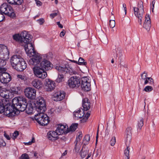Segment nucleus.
<instances>
[{"instance_id":"nucleus-1","label":"nucleus","mask_w":159,"mask_h":159,"mask_svg":"<svg viewBox=\"0 0 159 159\" xmlns=\"http://www.w3.org/2000/svg\"><path fill=\"white\" fill-rule=\"evenodd\" d=\"M25 99L21 98H15L12 101V105L7 104L5 106L2 101H0V113L12 117L17 114L18 111H22L25 109L26 102Z\"/></svg>"},{"instance_id":"nucleus-2","label":"nucleus","mask_w":159,"mask_h":159,"mask_svg":"<svg viewBox=\"0 0 159 159\" xmlns=\"http://www.w3.org/2000/svg\"><path fill=\"white\" fill-rule=\"evenodd\" d=\"M35 105L36 110L39 112L35 116V120L41 125H47L49 123V120L47 115L44 113L46 108L45 102L43 98L41 97L39 98Z\"/></svg>"},{"instance_id":"nucleus-3","label":"nucleus","mask_w":159,"mask_h":159,"mask_svg":"<svg viewBox=\"0 0 159 159\" xmlns=\"http://www.w3.org/2000/svg\"><path fill=\"white\" fill-rule=\"evenodd\" d=\"M9 52L6 46L0 45V66H3L6 64V60L9 58Z\"/></svg>"},{"instance_id":"nucleus-4","label":"nucleus","mask_w":159,"mask_h":159,"mask_svg":"<svg viewBox=\"0 0 159 159\" xmlns=\"http://www.w3.org/2000/svg\"><path fill=\"white\" fill-rule=\"evenodd\" d=\"M133 10L135 16L138 19V22L140 25H141L144 13L143 2L142 1H139L138 2V7H134Z\"/></svg>"},{"instance_id":"nucleus-5","label":"nucleus","mask_w":159,"mask_h":159,"mask_svg":"<svg viewBox=\"0 0 159 159\" xmlns=\"http://www.w3.org/2000/svg\"><path fill=\"white\" fill-rule=\"evenodd\" d=\"M0 11L12 18H15L16 17V15L12 7L6 3H4L1 5Z\"/></svg>"},{"instance_id":"nucleus-6","label":"nucleus","mask_w":159,"mask_h":159,"mask_svg":"<svg viewBox=\"0 0 159 159\" xmlns=\"http://www.w3.org/2000/svg\"><path fill=\"white\" fill-rule=\"evenodd\" d=\"M31 35L26 31L22 32L20 35L18 34L13 36V38L15 40L25 43L30 41L31 40Z\"/></svg>"},{"instance_id":"nucleus-7","label":"nucleus","mask_w":159,"mask_h":159,"mask_svg":"<svg viewBox=\"0 0 159 159\" xmlns=\"http://www.w3.org/2000/svg\"><path fill=\"white\" fill-rule=\"evenodd\" d=\"M7 68L0 67V82L6 84L11 80V77L9 74L6 72Z\"/></svg>"},{"instance_id":"nucleus-8","label":"nucleus","mask_w":159,"mask_h":159,"mask_svg":"<svg viewBox=\"0 0 159 159\" xmlns=\"http://www.w3.org/2000/svg\"><path fill=\"white\" fill-rule=\"evenodd\" d=\"M81 80L79 76H74L68 80V85L71 88H78L80 85Z\"/></svg>"},{"instance_id":"nucleus-9","label":"nucleus","mask_w":159,"mask_h":159,"mask_svg":"<svg viewBox=\"0 0 159 159\" xmlns=\"http://www.w3.org/2000/svg\"><path fill=\"white\" fill-rule=\"evenodd\" d=\"M81 87L82 89L86 92L91 90L90 80L87 77H84L81 79Z\"/></svg>"},{"instance_id":"nucleus-10","label":"nucleus","mask_w":159,"mask_h":159,"mask_svg":"<svg viewBox=\"0 0 159 159\" xmlns=\"http://www.w3.org/2000/svg\"><path fill=\"white\" fill-rule=\"evenodd\" d=\"M31 57H32V58L29 60L28 62L29 64L30 65L36 66H39V63L41 62L42 60L41 56L39 54H37L35 52L34 53L33 55H31Z\"/></svg>"},{"instance_id":"nucleus-11","label":"nucleus","mask_w":159,"mask_h":159,"mask_svg":"<svg viewBox=\"0 0 159 159\" xmlns=\"http://www.w3.org/2000/svg\"><path fill=\"white\" fill-rule=\"evenodd\" d=\"M33 70L34 75L38 78L44 79L47 76V72L38 66L33 67Z\"/></svg>"},{"instance_id":"nucleus-12","label":"nucleus","mask_w":159,"mask_h":159,"mask_svg":"<svg viewBox=\"0 0 159 159\" xmlns=\"http://www.w3.org/2000/svg\"><path fill=\"white\" fill-rule=\"evenodd\" d=\"M31 41V40L26 42V44L25 45V52L28 56L30 57H31V55H33L34 53H35L32 43L30 42Z\"/></svg>"},{"instance_id":"nucleus-13","label":"nucleus","mask_w":159,"mask_h":159,"mask_svg":"<svg viewBox=\"0 0 159 159\" xmlns=\"http://www.w3.org/2000/svg\"><path fill=\"white\" fill-rule=\"evenodd\" d=\"M25 95L29 98L33 99L36 97V90L34 88H26L24 91Z\"/></svg>"},{"instance_id":"nucleus-14","label":"nucleus","mask_w":159,"mask_h":159,"mask_svg":"<svg viewBox=\"0 0 159 159\" xmlns=\"http://www.w3.org/2000/svg\"><path fill=\"white\" fill-rule=\"evenodd\" d=\"M45 89L47 91H51L55 87V83L49 79H46L45 82Z\"/></svg>"},{"instance_id":"nucleus-15","label":"nucleus","mask_w":159,"mask_h":159,"mask_svg":"<svg viewBox=\"0 0 159 159\" xmlns=\"http://www.w3.org/2000/svg\"><path fill=\"white\" fill-rule=\"evenodd\" d=\"M52 64L50 62L43 59L40 63L39 67L45 70H48L52 68Z\"/></svg>"},{"instance_id":"nucleus-16","label":"nucleus","mask_w":159,"mask_h":159,"mask_svg":"<svg viewBox=\"0 0 159 159\" xmlns=\"http://www.w3.org/2000/svg\"><path fill=\"white\" fill-rule=\"evenodd\" d=\"M23 59L19 55H14L12 56L10 60L11 66L13 68Z\"/></svg>"},{"instance_id":"nucleus-17","label":"nucleus","mask_w":159,"mask_h":159,"mask_svg":"<svg viewBox=\"0 0 159 159\" xmlns=\"http://www.w3.org/2000/svg\"><path fill=\"white\" fill-rule=\"evenodd\" d=\"M56 130L57 133H58V135H61L63 133L67 134L69 132L68 126L66 125H59Z\"/></svg>"},{"instance_id":"nucleus-18","label":"nucleus","mask_w":159,"mask_h":159,"mask_svg":"<svg viewBox=\"0 0 159 159\" xmlns=\"http://www.w3.org/2000/svg\"><path fill=\"white\" fill-rule=\"evenodd\" d=\"M65 93L63 91H58L56 92L53 94V96L55 101H60L64 98Z\"/></svg>"},{"instance_id":"nucleus-19","label":"nucleus","mask_w":159,"mask_h":159,"mask_svg":"<svg viewBox=\"0 0 159 159\" xmlns=\"http://www.w3.org/2000/svg\"><path fill=\"white\" fill-rule=\"evenodd\" d=\"M68 65L67 64H56L55 66V68L59 72L63 73H66L68 70Z\"/></svg>"},{"instance_id":"nucleus-20","label":"nucleus","mask_w":159,"mask_h":159,"mask_svg":"<svg viewBox=\"0 0 159 159\" xmlns=\"http://www.w3.org/2000/svg\"><path fill=\"white\" fill-rule=\"evenodd\" d=\"M26 67V64L23 59L13 68L17 71H22Z\"/></svg>"},{"instance_id":"nucleus-21","label":"nucleus","mask_w":159,"mask_h":159,"mask_svg":"<svg viewBox=\"0 0 159 159\" xmlns=\"http://www.w3.org/2000/svg\"><path fill=\"white\" fill-rule=\"evenodd\" d=\"M143 27L148 31L150 30L151 27V22L150 17L148 15H146L145 16V20Z\"/></svg>"},{"instance_id":"nucleus-22","label":"nucleus","mask_w":159,"mask_h":159,"mask_svg":"<svg viewBox=\"0 0 159 159\" xmlns=\"http://www.w3.org/2000/svg\"><path fill=\"white\" fill-rule=\"evenodd\" d=\"M0 95L2 97L6 99L11 98L12 97V93L10 91L5 89H3L0 91Z\"/></svg>"},{"instance_id":"nucleus-23","label":"nucleus","mask_w":159,"mask_h":159,"mask_svg":"<svg viewBox=\"0 0 159 159\" xmlns=\"http://www.w3.org/2000/svg\"><path fill=\"white\" fill-rule=\"evenodd\" d=\"M58 133H57L56 130V131H51L48 133L47 137L50 140L54 141L58 139Z\"/></svg>"},{"instance_id":"nucleus-24","label":"nucleus","mask_w":159,"mask_h":159,"mask_svg":"<svg viewBox=\"0 0 159 159\" xmlns=\"http://www.w3.org/2000/svg\"><path fill=\"white\" fill-rule=\"evenodd\" d=\"M132 129V128L131 127L128 126L125 131V134L126 135L125 141L127 142V144H129V142H131V134Z\"/></svg>"},{"instance_id":"nucleus-25","label":"nucleus","mask_w":159,"mask_h":159,"mask_svg":"<svg viewBox=\"0 0 159 159\" xmlns=\"http://www.w3.org/2000/svg\"><path fill=\"white\" fill-rule=\"evenodd\" d=\"M89 149L88 148L83 147L80 152V155L82 158H84L86 155L88 154L87 157L85 159H88L91 156L90 154H89Z\"/></svg>"},{"instance_id":"nucleus-26","label":"nucleus","mask_w":159,"mask_h":159,"mask_svg":"<svg viewBox=\"0 0 159 159\" xmlns=\"http://www.w3.org/2000/svg\"><path fill=\"white\" fill-rule=\"evenodd\" d=\"M82 106L84 110L87 111L90 107V103L88 98H86L83 100Z\"/></svg>"},{"instance_id":"nucleus-27","label":"nucleus","mask_w":159,"mask_h":159,"mask_svg":"<svg viewBox=\"0 0 159 159\" xmlns=\"http://www.w3.org/2000/svg\"><path fill=\"white\" fill-rule=\"evenodd\" d=\"M41 82L37 79L34 80L32 82V85L37 89H39L42 86Z\"/></svg>"},{"instance_id":"nucleus-28","label":"nucleus","mask_w":159,"mask_h":159,"mask_svg":"<svg viewBox=\"0 0 159 159\" xmlns=\"http://www.w3.org/2000/svg\"><path fill=\"white\" fill-rule=\"evenodd\" d=\"M8 3L13 5H20L23 2V0H7Z\"/></svg>"},{"instance_id":"nucleus-29","label":"nucleus","mask_w":159,"mask_h":159,"mask_svg":"<svg viewBox=\"0 0 159 159\" xmlns=\"http://www.w3.org/2000/svg\"><path fill=\"white\" fill-rule=\"evenodd\" d=\"M130 142H129V144H127V142L125 141V143L127 148L124 151V153L125 156L127 157V159H129L130 157L129 156V153L130 148L129 145L130 143Z\"/></svg>"},{"instance_id":"nucleus-30","label":"nucleus","mask_w":159,"mask_h":159,"mask_svg":"<svg viewBox=\"0 0 159 159\" xmlns=\"http://www.w3.org/2000/svg\"><path fill=\"white\" fill-rule=\"evenodd\" d=\"M84 114V111H81L80 110L74 112V115L75 116L79 118H81L83 117Z\"/></svg>"},{"instance_id":"nucleus-31","label":"nucleus","mask_w":159,"mask_h":159,"mask_svg":"<svg viewBox=\"0 0 159 159\" xmlns=\"http://www.w3.org/2000/svg\"><path fill=\"white\" fill-rule=\"evenodd\" d=\"M19 98H23L25 99V102H26V105H25L26 107H25V110H25H26V112H27V114H31L33 112V107H31V106L29 107H27V103L26 100L25 99V98H23V97H19Z\"/></svg>"},{"instance_id":"nucleus-32","label":"nucleus","mask_w":159,"mask_h":159,"mask_svg":"<svg viewBox=\"0 0 159 159\" xmlns=\"http://www.w3.org/2000/svg\"><path fill=\"white\" fill-rule=\"evenodd\" d=\"M78 124L77 123H74L71 125L70 127L69 128H68L69 132L70 131H74L78 127Z\"/></svg>"},{"instance_id":"nucleus-33","label":"nucleus","mask_w":159,"mask_h":159,"mask_svg":"<svg viewBox=\"0 0 159 159\" xmlns=\"http://www.w3.org/2000/svg\"><path fill=\"white\" fill-rule=\"evenodd\" d=\"M62 108V107L61 106H60L58 107H56L55 109H52L51 111L52 112H53V113H54L57 114L59 113L61 111Z\"/></svg>"},{"instance_id":"nucleus-34","label":"nucleus","mask_w":159,"mask_h":159,"mask_svg":"<svg viewBox=\"0 0 159 159\" xmlns=\"http://www.w3.org/2000/svg\"><path fill=\"white\" fill-rule=\"evenodd\" d=\"M12 92L13 94H20L21 91L20 87H16V88L13 89L12 90Z\"/></svg>"},{"instance_id":"nucleus-35","label":"nucleus","mask_w":159,"mask_h":159,"mask_svg":"<svg viewBox=\"0 0 159 159\" xmlns=\"http://www.w3.org/2000/svg\"><path fill=\"white\" fill-rule=\"evenodd\" d=\"M90 111H88L86 113L85 116L81 120V123H83L87 121L90 115Z\"/></svg>"},{"instance_id":"nucleus-36","label":"nucleus","mask_w":159,"mask_h":159,"mask_svg":"<svg viewBox=\"0 0 159 159\" xmlns=\"http://www.w3.org/2000/svg\"><path fill=\"white\" fill-rule=\"evenodd\" d=\"M90 140V136L89 135H86L84 138L83 143L84 145L87 144L89 143Z\"/></svg>"},{"instance_id":"nucleus-37","label":"nucleus","mask_w":159,"mask_h":159,"mask_svg":"<svg viewBox=\"0 0 159 159\" xmlns=\"http://www.w3.org/2000/svg\"><path fill=\"white\" fill-rule=\"evenodd\" d=\"M64 80V76L62 75L59 74L58 75V77L56 79V81L58 83H60L62 82Z\"/></svg>"},{"instance_id":"nucleus-38","label":"nucleus","mask_w":159,"mask_h":159,"mask_svg":"<svg viewBox=\"0 0 159 159\" xmlns=\"http://www.w3.org/2000/svg\"><path fill=\"white\" fill-rule=\"evenodd\" d=\"M143 125V120L142 118H139L138 120V126L139 129H141Z\"/></svg>"},{"instance_id":"nucleus-39","label":"nucleus","mask_w":159,"mask_h":159,"mask_svg":"<svg viewBox=\"0 0 159 159\" xmlns=\"http://www.w3.org/2000/svg\"><path fill=\"white\" fill-rule=\"evenodd\" d=\"M82 134H80L78 136L76 137L75 141V143L76 144V146L78 144L80 145V141L82 139Z\"/></svg>"},{"instance_id":"nucleus-40","label":"nucleus","mask_w":159,"mask_h":159,"mask_svg":"<svg viewBox=\"0 0 159 159\" xmlns=\"http://www.w3.org/2000/svg\"><path fill=\"white\" fill-rule=\"evenodd\" d=\"M145 81L144 83V85H146L147 84L148 82L149 81L150 84H154V81L153 79L151 77H147V79H145Z\"/></svg>"},{"instance_id":"nucleus-41","label":"nucleus","mask_w":159,"mask_h":159,"mask_svg":"<svg viewBox=\"0 0 159 159\" xmlns=\"http://www.w3.org/2000/svg\"><path fill=\"white\" fill-rule=\"evenodd\" d=\"M84 61V59L81 57H80L77 64L79 65H82L85 66L86 65L87 63L86 62Z\"/></svg>"},{"instance_id":"nucleus-42","label":"nucleus","mask_w":159,"mask_h":159,"mask_svg":"<svg viewBox=\"0 0 159 159\" xmlns=\"http://www.w3.org/2000/svg\"><path fill=\"white\" fill-rule=\"evenodd\" d=\"M153 90V88L151 86H148L146 87L144 89H143V91L147 92H151Z\"/></svg>"},{"instance_id":"nucleus-43","label":"nucleus","mask_w":159,"mask_h":159,"mask_svg":"<svg viewBox=\"0 0 159 159\" xmlns=\"http://www.w3.org/2000/svg\"><path fill=\"white\" fill-rule=\"evenodd\" d=\"M19 132L17 131H16L14 132L13 133L12 135V136L11 135V138H12L13 140H15V139H16L17 136L19 135Z\"/></svg>"},{"instance_id":"nucleus-44","label":"nucleus","mask_w":159,"mask_h":159,"mask_svg":"<svg viewBox=\"0 0 159 159\" xmlns=\"http://www.w3.org/2000/svg\"><path fill=\"white\" fill-rule=\"evenodd\" d=\"M17 76L18 78L24 81L27 80V77L23 75H18Z\"/></svg>"},{"instance_id":"nucleus-45","label":"nucleus","mask_w":159,"mask_h":159,"mask_svg":"<svg viewBox=\"0 0 159 159\" xmlns=\"http://www.w3.org/2000/svg\"><path fill=\"white\" fill-rule=\"evenodd\" d=\"M109 25L111 28H113L115 26V22L114 20H110Z\"/></svg>"},{"instance_id":"nucleus-46","label":"nucleus","mask_w":159,"mask_h":159,"mask_svg":"<svg viewBox=\"0 0 159 159\" xmlns=\"http://www.w3.org/2000/svg\"><path fill=\"white\" fill-rule=\"evenodd\" d=\"M147 73L145 71H144L141 75V77L142 80H145L147 78Z\"/></svg>"},{"instance_id":"nucleus-47","label":"nucleus","mask_w":159,"mask_h":159,"mask_svg":"<svg viewBox=\"0 0 159 159\" xmlns=\"http://www.w3.org/2000/svg\"><path fill=\"white\" fill-rule=\"evenodd\" d=\"M116 142V138L114 137L111 138L110 141V144L111 146H114Z\"/></svg>"},{"instance_id":"nucleus-48","label":"nucleus","mask_w":159,"mask_h":159,"mask_svg":"<svg viewBox=\"0 0 159 159\" xmlns=\"http://www.w3.org/2000/svg\"><path fill=\"white\" fill-rule=\"evenodd\" d=\"M20 159H30L28 155L26 153H24L20 157Z\"/></svg>"},{"instance_id":"nucleus-49","label":"nucleus","mask_w":159,"mask_h":159,"mask_svg":"<svg viewBox=\"0 0 159 159\" xmlns=\"http://www.w3.org/2000/svg\"><path fill=\"white\" fill-rule=\"evenodd\" d=\"M35 139L33 137L32 138V140L30 141H29L28 143H25V145H31L33 143H34L35 142Z\"/></svg>"},{"instance_id":"nucleus-50","label":"nucleus","mask_w":159,"mask_h":159,"mask_svg":"<svg viewBox=\"0 0 159 159\" xmlns=\"http://www.w3.org/2000/svg\"><path fill=\"white\" fill-rule=\"evenodd\" d=\"M6 145V143L2 139H0V147L4 146Z\"/></svg>"},{"instance_id":"nucleus-51","label":"nucleus","mask_w":159,"mask_h":159,"mask_svg":"<svg viewBox=\"0 0 159 159\" xmlns=\"http://www.w3.org/2000/svg\"><path fill=\"white\" fill-rule=\"evenodd\" d=\"M80 145L79 144H77L76 145V144H75V150L76 152H79V150L80 149Z\"/></svg>"},{"instance_id":"nucleus-52","label":"nucleus","mask_w":159,"mask_h":159,"mask_svg":"<svg viewBox=\"0 0 159 159\" xmlns=\"http://www.w3.org/2000/svg\"><path fill=\"white\" fill-rule=\"evenodd\" d=\"M38 22L40 25H42L43 24V22L44 21V20L43 19H40L39 20H38Z\"/></svg>"},{"instance_id":"nucleus-53","label":"nucleus","mask_w":159,"mask_h":159,"mask_svg":"<svg viewBox=\"0 0 159 159\" xmlns=\"http://www.w3.org/2000/svg\"><path fill=\"white\" fill-rule=\"evenodd\" d=\"M102 40L103 43H107V39L106 36H105L104 38H102Z\"/></svg>"},{"instance_id":"nucleus-54","label":"nucleus","mask_w":159,"mask_h":159,"mask_svg":"<svg viewBox=\"0 0 159 159\" xmlns=\"http://www.w3.org/2000/svg\"><path fill=\"white\" fill-rule=\"evenodd\" d=\"M4 136L8 140H10L11 138L10 137L9 135H8L5 131L4 132Z\"/></svg>"},{"instance_id":"nucleus-55","label":"nucleus","mask_w":159,"mask_h":159,"mask_svg":"<svg viewBox=\"0 0 159 159\" xmlns=\"http://www.w3.org/2000/svg\"><path fill=\"white\" fill-rule=\"evenodd\" d=\"M65 33L66 31L64 30H63L60 34V36L61 37H62L64 36Z\"/></svg>"},{"instance_id":"nucleus-56","label":"nucleus","mask_w":159,"mask_h":159,"mask_svg":"<svg viewBox=\"0 0 159 159\" xmlns=\"http://www.w3.org/2000/svg\"><path fill=\"white\" fill-rule=\"evenodd\" d=\"M57 15V13H54L52 14H51L50 15V17L52 18H53L54 17L56 16Z\"/></svg>"},{"instance_id":"nucleus-57","label":"nucleus","mask_w":159,"mask_h":159,"mask_svg":"<svg viewBox=\"0 0 159 159\" xmlns=\"http://www.w3.org/2000/svg\"><path fill=\"white\" fill-rule=\"evenodd\" d=\"M36 3L37 5L38 6H41L42 4V3L39 1H36Z\"/></svg>"},{"instance_id":"nucleus-58","label":"nucleus","mask_w":159,"mask_h":159,"mask_svg":"<svg viewBox=\"0 0 159 159\" xmlns=\"http://www.w3.org/2000/svg\"><path fill=\"white\" fill-rule=\"evenodd\" d=\"M57 24L59 28H63V25L60 24V22H57Z\"/></svg>"},{"instance_id":"nucleus-59","label":"nucleus","mask_w":159,"mask_h":159,"mask_svg":"<svg viewBox=\"0 0 159 159\" xmlns=\"http://www.w3.org/2000/svg\"><path fill=\"white\" fill-rule=\"evenodd\" d=\"M123 6L124 7V11H125V15H126V14L127 9H126L125 4H123Z\"/></svg>"},{"instance_id":"nucleus-60","label":"nucleus","mask_w":159,"mask_h":159,"mask_svg":"<svg viewBox=\"0 0 159 159\" xmlns=\"http://www.w3.org/2000/svg\"><path fill=\"white\" fill-rule=\"evenodd\" d=\"M155 0H153L152 2V6L151 7L152 8H154V5H155Z\"/></svg>"},{"instance_id":"nucleus-61","label":"nucleus","mask_w":159,"mask_h":159,"mask_svg":"<svg viewBox=\"0 0 159 159\" xmlns=\"http://www.w3.org/2000/svg\"><path fill=\"white\" fill-rule=\"evenodd\" d=\"M67 151L66 150L64 153H63L62 154V155H61V157L60 158V159H61V157L63 156H65L66 154H67Z\"/></svg>"},{"instance_id":"nucleus-62","label":"nucleus","mask_w":159,"mask_h":159,"mask_svg":"<svg viewBox=\"0 0 159 159\" xmlns=\"http://www.w3.org/2000/svg\"><path fill=\"white\" fill-rule=\"evenodd\" d=\"M120 68H122V67H126V66L125 65H123L121 64V63H120Z\"/></svg>"},{"instance_id":"nucleus-63","label":"nucleus","mask_w":159,"mask_h":159,"mask_svg":"<svg viewBox=\"0 0 159 159\" xmlns=\"http://www.w3.org/2000/svg\"><path fill=\"white\" fill-rule=\"evenodd\" d=\"M98 128H99V127H98V132H97V135H96V143H97V142L98 139Z\"/></svg>"},{"instance_id":"nucleus-64","label":"nucleus","mask_w":159,"mask_h":159,"mask_svg":"<svg viewBox=\"0 0 159 159\" xmlns=\"http://www.w3.org/2000/svg\"><path fill=\"white\" fill-rule=\"evenodd\" d=\"M96 152H97V153H96V157H97L98 155L100 156V154L99 153H100V152L99 151H98V150Z\"/></svg>"}]
</instances>
